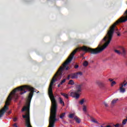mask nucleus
Instances as JSON below:
<instances>
[{"instance_id":"f257e3e1","label":"nucleus","mask_w":127,"mask_h":127,"mask_svg":"<svg viewBox=\"0 0 127 127\" xmlns=\"http://www.w3.org/2000/svg\"><path fill=\"white\" fill-rule=\"evenodd\" d=\"M82 87H83V84H82L75 85V90L74 92L70 93V96L73 98L79 99L80 98V94L82 92Z\"/></svg>"},{"instance_id":"f03ea898","label":"nucleus","mask_w":127,"mask_h":127,"mask_svg":"<svg viewBox=\"0 0 127 127\" xmlns=\"http://www.w3.org/2000/svg\"><path fill=\"white\" fill-rule=\"evenodd\" d=\"M95 84L97 85L100 88H101L102 89H104L105 88V83L103 82L101 80H96L95 82Z\"/></svg>"},{"instance_id":"7ed1b4c3","label":"nucleus","mask_w":127,"mask_h":127,"mask_svg":"<svg viewBox=\"0 0 127 127\" xmlns=\"http://www.w3.org/2000/svg\"><path fill=\"white\" fill-rule=\"evenodd\" d=\"M120 52H121V55H122V56H126V55L127 54V52H126V50L125 49V48L123 47H121Z\"/></svg>"},{"instance_id":"20e7f679","label":"nucleus","mask_w":127,"mask_h":127,"mask_svg":"<svg viewBox=\"0 0 127 127\" xmlns=\"http://www.w3.org/2000/svg\"><path fill=\"white\" fill-rule=\"evenodd\" d=\"M121 87H120V93H125L126 92V88H124V83H121L120 84Z\"/></svg>"},{"instance_id":"39448f33","label":"nucleus","mask_w":127,"mask_h":127,"mask_svg":"<svg viewBox=\"0 0 127 127\" xmlns=\"http://www.w3.org/2000/svg\"><path fill=\"white\" fill-rule=\"evenodd\" d=\"M119 101V99H114L111 101V107L113 108L115 106V104Z\"/></svg>"},{"instance_id":"423d86ee","label":"nucleus","mask_w":127,"mask_h":127,"mask_svg":"<svg viewBox=\"0 0 127 127\" xmlns=\"http://www.w3.org/2000/svg\"><path fill=\"white\" fill-rule=\"evenodd\" d=\"M70 77L71 79H77L78 78V75H77V73H71L70 74Z\"/></svg>"},{"instance_id":"0eeeda50","label":"nucleus","mask_w":127,"mask_h":127,"mask_svg":"<svg viewBox=\"0 0 127 127\" xmlns=\"http://www.w3.org/2000/svg\"><path fill=\"white\" fill-rule=\"evenodd\" d=\"M86 102H87L86 98H82L80 101H79V104H80V105H83L84 103H86Z\"/></svg>"},{"instance_id":"6e6552de","label":"nucleus","mask_w":127,"mask_h":127,"mask_svg":"<svg viewBox=\"0 0 127 127\" xmlns=\"http://www.w3.org/2000/svg\"><path fill=\"white\" fill-rule=\"evenodd\" d=\"M74 120L77 124H80V123H81V119L77 116L74 117Z\"/></svg>"},{"instance_id":"1a4fd4ad","label":"nucleus","mask_w":127,"mask_h":127,"mask_svg":"<svg viewBox=\"0 0 127 127\" xmlns=\"http://www.w3.org/2000/svg\"><path fill=\"white\" fill-rule=\"evenodd\" d=\"M59 101L60 102V103L61 105H63V106L64 107L65 106V103H64V101H63V99L61 97L59 98Z\"/></svg>"},{"instance_id":"9d476101","label":"nucleus","mask_w":127,"mask_h":127,"mask_svg":"<svg viewBox=\"0 0 127 127\" xmlns=\"http://www.w3.org/2000/svg\"><path fill=\"white\" fill-rule=\"evenodd\" d=\"M61 95H62V96H63V97L65 98V99H68L69 98V97L68 96V94H67L66 93L61 92Z\"/></svg>"},{"instance_id":"9b49d317","label":"nucleus","mask_w":127,"mask_h":127,"mask_svg":"<svg viewBox=\"0 0 127 127\" xmlns=\"http://www.w3.org/2000/svg\"><path fill=\"white\" fill-rule=\"evenodd\" d=\"M75 117H76L75 115V114H70L68 117L69 118V119H75Z\"/></svg>"},{"instance_id":"f8f14e48","label":"nucleus","mask_w":127,"mask_h":127,"mask_svg":"<svg viewBox=\"0 0 127 127\" xmlns=\"http://www.w3.org/2000/svg\"><path fill=\"white\" fill-rule=\"evenodd\" d=\"M90 119H91V122L92 123H94L95 124H99V123H98V121L94 119V118L90 117Z\"/></svg>"},{"instance_id":"ddd939ff","label":"nucleus","mask_w":127,"mask_h":127,"mask_svg":"<svg viewBox=\"0 0 127 127\" xmlns=\"http://www.w3.org/2000/svg\"><path fill=\"white\" fill-rule=\"evenodd\" d=\"M68 85H74L75 84V82H74V81L73 80H70L68 83Z\"/></svg>"},{"instance_id":"4468645a","label":"nucleus","mask_w":127,"mask_h":127,"mask_svg":"<svg viewBox=\"0 0 127 127\" xmlns=\"http://www.w3.org/2000/svg\"><path fill=\"white\" fill-rule=\"evenodd\" d=\"M88 65H89V63H88L87 61H85L83 63V66H84V67H87V66H88Z\"/></svg>"},{"instance_id":"2eb2a0df","label":"nucleus","mask_w":127,"mask_h":127,"mask_svg":"<svg viewBox=\"0 0 127 127\" xmlns=\"http://www.w3.org/2000/svg\"><path fill=\"white\" fill-rule=\"evenodd\" d=\"M66 114V113H62L61 115H60V119H63V118H64V117H65V115Z\"/></svg>"},{"instance_id":"dca6fc26","label":"nucleus","mask_w":127,"mask_h":127,"mask_svg":"<svg viewBox=\"0 0 127 127\" xmlns=\"http://www.w3.org/2000/svg\"><path fill=\"white\" fill-rule=\"evenodd\" d=\"M114 51L116 53H117V54H119V55H121V53H122V52H121L120 51H119L118 50H114Z\"/></svg>"},{"instance_id":"f3484780","label":"nucleus","mask_w":127,"mask_h":127,"mask_svg":"<svg viewBox=\"0 0 127 127\" xmlns=\"http://www.w3.org/2000/svg\"><path fill=\"white\" fill-rule=\"evenodd\" d=\"M83 111L85 113L86 112H87V107L86 106V105L83 106Z\"/></svg>"},{"instance_id":"a211bd4d","label":"nucleus","mask_w":127,"mask_h":127,"mask_svg":"<svg viewBox=\"0 0 127 127\" xmlns=\"http://www.w3.org/2000/svg\"><path fill=\"white\" fill-rule=\"evenodd\" d=\"M66 82V79H64L63 80L61 81L60 82V85H63L64 83H65Z\"/></svg>"},{"instance_id":"6ab92c4d","label":"nucleus","mask_w":127,"mask_h":127,"mask_svg":"<svg viewBox=\"0 0 127 127\" xmlns=\"http://www.w3.org/2000/svg\"><path fill=\"white\" fill-rule=\"evenodd\" d=\"M127 119H124L122 122V124L126 125V124H127Z\"/></svg>"},{"instance_id":"aec40b11","label":"nucleus","mask_w":127,"mask_h":127,"mask_svg":"<svg viewBox=\"0 0 127 127\" xmlns=\"http://www.w3.org/2000/svg\"><path fill=\"white\" fill-rule=\"evenodd\" d=\"M116 84H117V83L116 82V81H112L111 82V87H113L114 85H116Z\"/></svg>"},{"instance_id":"412c9836","label":"nucleus","mask_w":127,"mask_h":127,"mask_svg":"<svg viewBox=\"0 0 127 127\" xmlns=\"http://www.w3.org/2000/svg\"><path fill=\"white\" fill-rule=\"evenodd\" d=\"M76 74L78 75H80V76H82V75H83V73L81 71H79L76 72Z\"/></svg>"},{"instance_id":"4be33fe9","label":"nucleus","mask_w":127,"mask_h":127,"mask_svg":"<svg viewBox=\"0 0 127 127\" xmlns=\"http://www.w3.org/2000/svg\"><path fill=\"white\" fill-rule=\"evenodd\" d=\"M104 105L105 106V107H109V105H108V103L107 102H104Z\"/></svg>"},{"instance_id":"5701e85b","label":"nucleus","mask_w":127,"mask_h":127,"mask_svg":"<svg viewBox=\"0 0 127 127\" xmlns=\"http://www.w3.org/2000/svg\"><path fill=\"white\" fill-rule=\"evenodd\" d=\"M100 127H112L111 126V125H107L106 127H104V126L102 125Z\"/></svg>"},{"instance_id":"b1692460","label":"nucleus","mask_w":127,"mask_h":127,"mask_svg":"<svg viewBox=\"0 0 127 127\" xmlns=\"http://www.w3.org/2000/svg\"><path fill=\"white\" fill-rule=\"evenodd\" d=\"M74 68H75V69H77V68H79V65L78 64L75 65L74 66Z\"/></svg>"},{"instance_id":"393cba45","label":"nucleus","mask_w":127,"mask_h":127,"mask_svg":"<svg viewBox=\"0 0 127 127\" xmlns=\"http://www.w3.org/2000/svg\"><path fill=\"white\" fill-rule=\"evenodd\" d=\"M70 76H71V74L68 75V76H67V80H69Z\"/></svg>"},{"instance_id":"a878e982","label":"nucleus","mask_w":127,"mask_h":127,"mask_svg":"<svg viewBox=\"0 0 127 127\" xmlns=\"http://www.w3.org/2000/svg\"><path fill=\"white\" fill-rule=\"evenodd\" d=\"M17 121V118H14L13 119V122H16Z\"/></svg>"},{"instance_id":"bb28decb","label":"nucleus","mask_w":127,"mask_h":127,"mask_svg":"<svg viewBox=\"0 0 127 127\" xmlns=\"http://www.w3.org/2000/svg\"><path fill=\"white\" fill-rule=\"evenodd\" d=\"M127 82H126L125 83H123V87L124 86V87H126V86H127Z\"/></svg>"},{"instance_id":"cd10ccee","label":"nucleus","mask_w":127,"mask_h":127,"mask_svg":"<svg viewBox=\"0 0 127 127\" xmlns=\"http://www.w3.org/2000/svg\"><path fill=\"white\" fill-rule=\"evenodd\" d=\"M13 126V127H18V126L16 125V123L14 124Z\"/></svg>"},{"instance_id":"c85d7f7f","label":"nucleus","mask_w":127,"mask_h":127,"mask_svg":"<svg viewBox=\"0 0 127 127\" xmlns=\"http://www.w3.org/2000/svg\"><path fill=\"white\" fill-rule=\"evenodd\" d=\"M109 81H110V82H113V79H112V78H109Z\"/></svg>"},{"instance_id":"c756f323","label":"nucleus","mask_w":127,"mask_h":127,"mask_svg":"<svg viewBox=\"0 0 127 127\" xmlns=\"http://www.w3.org/2000/svg\"><path fill=\"white\" fill-rule=\"evenodd\" d=\"M127 83V80H125V81H124V82L123 83V84H125V83Z\"/></svg>"},{"instance_id":"7c9ffc66","label":"nucleus","mask_w":127,"mask_h":127,"mask_svg":"<svg viewBox=\"0 0 127 127\" xmlns=\"http://www.w3.org/2000/svg\"><path fill=\"white\" fill-rule=\"evenodd\" d=\"M60 85H62V84H60V83L58 85V88H59L60 87Z\"/></svg>"},{"instance_id":"2f4dec72","label":"nucleus","mask_w":127,"mask_h":127,"mask_svg":"<svg viewBox=\"0 0 127 127\" xmlns=\"http://www.w3.org/2000/svg\"><path fill=\"white\" fill-rule=\"evenodd\" d=\"M117 35H118V36H121V34H118Z\"/></svg>"},{"instance_id":"473e14b6","label":"nucleus","mask_w":127,"mask_h":127,"mask_svg":"<svg viewBox=\"0 0 127 127\" xmlns=\"http://www.w3.org/2000/svg\"><path fill=\"white\" fill-rule=\"evenodd\" d=\"M86 48H88L86 47Z\"/></svg>"}]
</instances>
